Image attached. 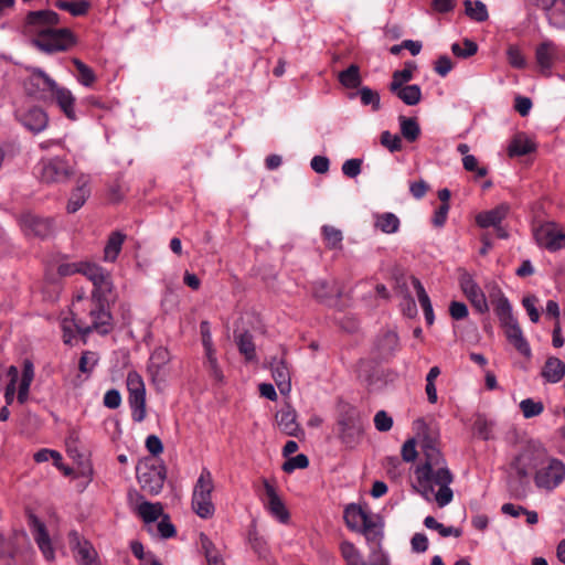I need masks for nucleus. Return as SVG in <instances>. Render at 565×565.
<instances>
[{"label":"nucleus","mask_w":565,"mask_h":565,"mask_svg":"<svg viewBox=\"0 0 565 565\" xmlns=\"http://www.w3.org/2000/svg\"><path fill=\"white\" fill-rule=\"evenodd\" d=\"M370 515L367 511L356 504H350L344 510L345 524L350 530L355 532L360 531Z\"/></svg>","instance_id":"29"},{"label":"nucleus","mask_w":565,"mask_h":565,"mask_svg":"<svg viewBox=\"0 0 565 565\" xmlns=\"http://www.w3.org/2000/svg\"><path fill=\"white\" fill-rule=\"evenodd\" d=\"M321 233L323 241L326 243L327 248L329 249H341L343 234L341 230L332 226V225H323L321 227Z\"/></svg>","instance_id":"42"},{"label":"nucleus","mask_w":565,"mask_h":565,"mask_svg":"<svg viewBox=\"0 0 565 565\" xmlns=\"http://www.w3.org/2000/svg\"><path fill=\"white\" fill-rule=\"evenodd\" d=\"M565 480V463L554 457L545 456L534 473V483L537 489L552 492Z\"/></svg>","instance_id":"7"},{"label":"nucleus","mask_w":565,"mask_h":565,"mask_svg":"<svg viewBox=\"0 0 565 565\" xmlns=\"http://www.w3.org/2000/svg\"><path fill=\"white\" fill-rule=\"evenodd\" d=\"M424 524L427 529L438 531V533L443 537L447 536H455L459 537L461 535V530L454 526H445L444 524L439 523L434 516H426L424 520Z\"/></svg>","instance_id":"48"},{"label":"nucleus","mask_w":565,"mask_h":565,"mask_svg":"<svg viewBox=\"0 0 565 565\" xmlns=\"http://www.w3.org/2000/svg\"><path fill=\"white\" fill-rule=\"evenodd\" d=\"M127 390L132 419L140 423L146 417V386L141 375L136 371L128 372Z\"/></svg>","instance_id":"9"},{"label":"nucleus","mask_w":565,"mask_h":565,"mask_svg":"<svg viewBox=\"0 0 565 565\" xmlns=\"http://www.w3.org/2000/svg\"><path fill=\"white\" fill-rule=\"evenodd\" d=\"M202 548L205 553L207 565H225L212 541L205 535H200Z\"/></svg>","instance_id":"50"},{"label":"nucleus","mask_w":565,"mask_h":565,"mask_svg":"<svg viewBox=\"0 0 565 565\" xmlns=\"http://www.w3.org/2000/svg\"><path fill=\"white\" fill-rule=\"evenodd\" d=\"M125 235L119 232H114L109 236L107 244L104 248V258L106 262H115L121 250Z\"/></svg>","instance_id":"40"},{"label":"nucleus","mask_w":565,"mask_h":565,"mask_svg":"<svg viewBox=\"0 0 565 565\" xmlns=\"http://www.w3.org/2000/svg\"><path fill=\"white\" fill-rule=\"evenodd\" d=\"M374 226L385 234H394L398 232L401 221L392 212L375 213L374 214Z\"/></svg>","instance_id":"33"},{"label":"nucleus","mask_w":565,"mask_h":565,"mask_svg":"<svg viewBox=\"0 0 565 565\" xmlns=\"http://www.w3.org/2000/svg\"><path fill=\"white\" fill-rule=\"evenodd\" d=\"M276 423L280 431L288 436L300 438L305 435L297 422V413L289 404L276 413Z\"/></svg>","instance_id":"21"},{"label":"nucleus","mask_w":565,"mask_h":565,"mask_svg":"<svg viewBox=\"0 0 565 565\" xmlns=\"http://www.w3.org/2000/svg\"><path fill=\"white\" fill-rule=\"evenodd\" d=\"M74 167L61 157L43 159L38 164L41 182L46 184L65 183L74 175Z\"/></svg>","instance_id":"8"},{"label":"nucleus","mask_w":565,"mask_h":565,"mask_svg":"<svg viewBox=\"0 0 565 565\" xmlns=\"http://www.w3.org/2000/svg\"><path fill=\"white\" fill-rule=\"evenodd\" d=\"M73 64L78 72V82L85 87L93 86L96 81L94 71L78 58H73Z\"/></svg>","instance_id":"51"},{"label":"nucleus","mask_w":565,"mask_h":565,"mask_svg":"<svg viewBox=\"0 0 565 565\" xmlns=\"http://www.w3.org/2000/svg\"><path fill=\"white\" fill-rule=\"evenodd\" d=\"M370 565H390V559L381 545H374L370 554Z\"/></svg>","instance_id":"64"},{"label":"nucleus","mask_w":565,"mask_h":565,"mask_svg":"<svg viewBox=\"0 0 565 565\" xmlns=\"http://www.w3.org/2000/svg\"><path fill=\"white\" fill-rule=\"evenodd\" d=\"M359 94L361 97V103L363 105H365V106L371 105L372 109L375 111L380 109V107H381L380 95L377 92L371 89L370 87L364 86L359 90Z\"/></svg>","instance_id":"55"},{"label":"nucleus","mask_w":565,"mask_h":565,"mask_svg":"<svg viewBox=\"0 0 565 565\" xmlns=\"http://www.w3.org/2000/svg\"><path fill=\"white\" fill-rule=\"evenodd\" d=\"M58 23V15L52 10L31 11L28 13L24 32L31 36L39 38L46 34Z\"/></svg>","instance_id":"14"},{"label":"nucleus","mask_w":565,"mask_h":565,"mask_svg":"<svg viewBox=\"0 0 565 565\" xmlns=\"http://www.w3.org/2000/svg\"><path fill=\"white\" fill-rule=\"evenodd\" d=\"M374 426L379 431H388L393 426V418L385 411H379L374 416Z\"/></svg>","instance_id":"61"},{"label":"nucleus","mask_w":565,"mask_h":565,"mask_svg":"<svg viewBox=\"0 0 565 565\" xmlns=\"http://www.w3.org/2000/svg\"><path fill=\"white\" fill-rule=\"evenodd\" d=\"M50 100H55L68 119L76 120L75 97L70 89L58 85Z\"/></svg>","instance_id":"27"},{"label":"nucleus","mask_w":565,"mask_h":565,"mask_svg":"<svg viewBox=\"0 0 565 565\" xmlns=\"http://www.w3.org/2000/svg\"><path fill=\"white\" fill-rule=\"evenodd\" d=\"M248 542L253 551L259 557H266L267 555V545L262 536L258 535L255 527H252L248 532Z\"/></svg>","instance_id":"54"},{"label":"nucleus","mask_w":565,"mask_h":565,"mask_svg":"<svg viewBox=\"0 0 565 565\" xmlns=\"http://www.w3.org/2000/svg\"><path fill=\"white\" fill-rule=\"evenodd\" d=\"M562 57V50L551 40H545L535 50V60L540 71L545 76L551 75V70Z\"/></svg>","instance_id":"19"},{"label":"nucleus","mask_w":565,"mask_h":565,"mask_svg":"<svg viewBox=\"0 0 565 565\" xmlns=\"http://www.w3.org/2000/svg\"><path fill=\"white\" fill-rule=\"evenodd\" d=\"M137 513L147 524L152 523L164 515L163 507L160 502L152 503L149 501L141 502L137 508Z\"/></svg>","instance_id":"37"},{"label":"nucleus","mask_w":565,"mask_h":565,"mask_svg":"<svg viewBox=\"0 0 565 565\" xmlns=\"http://www.w3.org/2000/svg\"><path fill=\"white\" fill-rule=\"evenodd\" d=\"M340 83L347 88H356L361 84L360 68L352 64L339 74Z\"/></svg>","instance_id":"46"},{"label":"nucleus","mask_w":565,"mask_h":565,"mask_svg":"<svg viewBox=\"0 0 565 565\" xmlns=\"http://www.w3.org/2000/svg\"><path fill=\"white\" fill-rule=\"evenodd\" d=\"M478 51V45L476 42L465 39L462 44L454 43L451 45V52L454 55L460 58H467L475 55Z\"/></svg>","instance_id":"52"},{"label":"nucleus","mask_w":565,"mask_h":565,"mask_svg":"<svg viewBox=\"0 0 565 565\" xmlns=\"http://www.w3.org/2000/svg\"><path fill=\"white\" fill-rule=\"evenodd\" d=\"M84 276L94 286L88 305L89 320L77 319L75 326L83 335L93 331L107 334L113 328L111 315L105 306L114 288L111 275L103 267L90 263L89 266L84 267Z\"/></svg>","instance_id":"2"},{"label":"nucleus","mask_w":565,"mask_h":565,"mask_svg":"<svg viewBox=\"0 0 565 565\" xmlns=\"http://www.w3.org/2000/svg\"><path fill=\"white\" fill-rule=\"evenodd\" d=\"M335 292V288L324 280L316 281L312 286L313 297L322 303H330Z\"/></svg>","instance_id":"45"},{"label":"nucleus","mask_w":565,"mask_h":565,"mask_svg":"<svg viewBox=\"0 0 565 565\" xmlns=\"http://www.w3.org/2000/svg\"><path fill=\"white\" fill-rule=\"evenodd\" d=\"M401 292L404 294L403 300L401 302V309L403 313L408 318L415 317L417 315V306L414 298L408 294L407 290L404 292V290L401 289Z\"/></svg>","instance_id":"60"},{"label":"nucleus","mask_w":565,"mask_h":565,"mask_svg":"<svg viewBox=\"0 0 565 565\" xmlns=\"http://www.w3.org/2000/svg\"><path fill=\"white\" fill-rule=\"evenodd\" d=\"M34 379V366L30 360H24L21 380L18 388L17 399L20 404L26 403L29 398V391L31 383Z\"/></svg>","instance_id":"30"},{"label":"nucleus","mask_w":565,"mask_h":565,"mask_svg":"<svg viewBox=\"0 0 565 565\" xmlns=\"http://www.w3.org/2000/svg\"><path fill=\"white\" fill-rule=\"evenodd\" d=\"M534 150V145L524 135H516L509 145L510 157L525 156Z\"/></svg>","instance_id":"39"},{"label":"nucleus","mask_w":565,"mask_h":565,"mask_svg":"<svg viewBox=\"0 0 565 565\" xmlns=\"http://www.w3.org/2000/svg\"><path fill=\"white\" fill-rule=\"evenodd\" d=\"M309 466V459L306 455L299 454L292 458H289L284 465L282 470L287 473L295 471L296 469H305Z\"/></svg>","instance_id":"57"},{"label":"nucleus","mask_w":565,"mask_h":565,"mask_svg":"<svg viewBox=\"0 0 565 565\" xmlns=\"http://www.w3.org/2000/svg\"><path fill=\"white\" fill-rule=\"evenodd\" d=\"M206 355V367L209 370L210 375L216 380L222 381L223 380V373L218 366L217 359L215 356V351L205 353Z\"/></svg>","instance_id":"62"},{"label":"nucleus","mask_w":565,"mask_h":565,"mask_svg":"<svg viewBox=\"0 0 565 565\" xmlns=\"http://www.w3.org/2000/svg\"><path fill=\"white\" fill-rule=\"evenodd\" d=\"M264 488L267 495L266 507L268 511L279 522L287 523L289 520V512L287 511L281 499L276 493L275 488L267 481H265Z\"/></svg>","instance_id":"24"},{"label":"nucleus","mask_w":565,"mask_h":565,"mask_svg":"<svg viewBox=\"0 0 565 565\" xmlns=\"http://www.w3.org/2000/svg\"><path fill=\"white\" fill-rule=\"evenodd\" d=\"M449 315L454 320L466 319L469 315L468 307L461 301H451L449 303Z\"/></svg>","instance_id":"63"},{"label":"nucleus","mask_w":565,"mask_h":565,"mask_svg":"<svg viewBox=\"0 0 565 565\" xmlns=\"http://www.w3.org/2000/svg\"><path fill=\"white\" fill-rule=\"evenodd\" d=\"M411 282L416 291L418 301L423 308L425 320L428 326H431L435 321L433 306L423 284L416 277H411Z\"/></svg>","instance_id":"32"},{"label":"nucleus","mask_w":565,"mask_h":565,"mask_svg":"<svg viewBox=\"0 0 565 565\" xmlns=\"http://www.w3.org/2000/svg\"><path fill=\"white\" fill-rule=\"evenodd\" d=\"M417 66L414 62H406L403 70H397L392 75V82L390 83V90H395L399 85L407 84L414 77V72Z\"/></svg>","instance_id":"38"},{"label":"nucleus","mask_w":565,"mask_h":565,"mask_svg":"<svg viewBox=\"0 0 565 565\" xmlns=\"http://www.w3.org/2000/svg\"><path fill=\"white\" fill-rule=\"evenodd\" d=\"M398 122L401 135L406 141L415 142L419 138L422 129L416 118L401 115Z\"/></svg>","instance_id":"35"},{"label":"nucleus","mask_w":565,"mask_h":565,"mask_svg":"<svg viewBox=\"0 0 565 565\" xmlns=\"http://www.w3.org/2000/svg\"><path fill=\"white\" fill-rule=\"evenodd\" d=\"M340 552L347 565H366L360 551L353 543L344 541L340 545Z\"/></svg>","instance_id":"43"},{"label":"nucleus","mask_w":565,"mask_h":565,"mask_svg":"<svg viewBox=\"0 0 565 565\" xmlns=\"http://www.w3.org/2000/svg\"><path fill=\"white\" fill-rule=\"evenodd\" d=\"M546 452L544 449L535 446H526L512 460L511 468L514 470L518 481L511 480L509 488L516 499L525 498L529 489V475L532 470H537L544 460Z\"/></svg>","instance_id":"4"},{"label":"nucleus","mask_w":565,"mask_h":565,"mask_svg":"<svg viewBox=\"0 0 565 565\" xmlns=\"http://www.w3.org/2000/svg\"><path fill=\"white\" fill-rule=\"evenodd\" d=\"M29 525L31 527L34 541L36 542L40 551L46 561H53L55 558V552L46 531L45 524L34 514H29Z\"/></svg>","instance_id":"20"},{"label":"nucleus","mask_w":565,"mask_h":565,"mask_svg":"<svg viewBox=\"0 0 565 565\" xmlns=\"http://www.w3.org/2000/svg\"><path fill=\"white\" fill-rule=\"evenodd\" d=\"M375 345L381 356L390 358L398 349V335L393 330H386L379 337Z\"/></svg>","instance_id":"31"},{"label":"nucleus","mask_w":565,"mask_h":565,"mask_svg":"<svg viewBox=\"0 0 565 565\" xmlns=\"http://www.w3.org/2000/svg\"><path fill=\"white\" fill-rule=\"evenodd\" d=\"M550 23L558 29H565V2L555 1L550 10H545Z\"/></svg>","instance_id":"49"},{"label":"nucleus","mask_w":565,"mask_h":565,"mask_svg":"<svg viewBox=\"0 0 565 565\" xmlns=\"http://www.w3.org/2000/svg\"><path fill=\"white\" fill-rule=\"evenodd\" d=\"M463 6H465L466 14L471 20H475L477 22H483V21L488 20V18H489L488 9H487V6L482 1L465 0Z\"/></svg>","instance_id":"41"},{"label":"nucleus","mask_w":565,"mask_h":565,"mask_svg":"<svg viewBox=\"0 0 565 565\" xmlns=\"http://www.w3.org/2000/svg\"><path fill=\"white\" fill-rule=\"evenodd\" d=\"M20 121L28 130L39 134L46 128L49 117L42 108L32 107L21 114Z\"/></svg>","instance_id":"23"},{"label":"nucleus","mask_w":565,"mask_h":565,"mask_svg":"<svg viewBox=\"0 0 565 565\" xmlns=\"http://www.w3.org/2000/svg\"><path fill=\"white\" fill-rule=\"evenodd\" d=\"M407 106H415L422 100V89L418 85H399L395 90H390Z\"/></svg>","instance_id":"34"},{"label":"nucleus","mask_w":565,"mask_h":565,"mask_svg":"<svg viewBox=\"0 0 565 565\" xmlns=\"http://www.w3.org/2000/svg\"><path fill=\"white\" fill-rule=\"evenodd\" d=\"M520 409L525 418H532L541 415L544 411L542 402L532 398H525L520 403Z\"/></svg>","instance_id":"53"},{"label":"nucleus","mask_w":565,"mask_h":565,"mask_svg":"<svg viewBox=\"0 0 565 565\" xmlns=\"http://www.w3.org/2000/svg\"><path fill=\"white\" fill-rule=\"evenodd\" d=\"M55 7L70 12L74 17L84 15L87 13L89 9V2L86 0H75V1H67V0H57L55 2Z\"/></svg>","instance_id":"44"},{"label":"nucleus","mask_w":565,"mask_h":565,"mask_svg":"<svg viewBox=\"0 0 565 565\" xmlns=\"http://www.w3.org/2000/svg\"><path fill=\"white\" fill-rule=\"evenodd\" d=\"M424 461L415 470L417 491L428 501L434 499L438 507L444 508L454 498L449 488L452 482V473L446 467L445 459L431 439L424 440Z\"/></svg>","instance_id":"1"},{"label":"nucleus","mask_w":565,"mask_h":565,"mask_svg":"<svg viewBox=\"0 0 565 565\" xmlns=\"http://www.w3.org/2000/svg\"><path fill=\"white\" fill-rule=\"evenodd\" d=\"M510 211V206L507 203H502L490 211H484L476 216V223L482 227H497L507 217Z\"/></svg>","instance_id":"25"},{"label":"nucleus","mask_w":565,"mask_h":565,"mask_svg":"<svg viewBox=\"0 0 565 565\" xmlns=\"http://www.w3.org/2000/svg\"><path fill=\"white\" fill-rule=\"evenodd\" d=\"M167 472L162 463H143L137 467V478L142 488L151 495H157L161 492Z\"/></svg>","instance_id":"10"},{"label":"nucleus","mask_w":565,"mask_h":565,"mask_svg":"<svg viewBox=\"0 0 565 565\" xmlns=\"http://www.w3.org/2000/svg\"><path fill=\"white\" fill-rule=\"evenodd\" d=\"M58 84L40 68H33L25 81L28 94L42 102L50 100Z\"/></svg>","instance_id":"12"},{"label":"nucleus","mask_w":565,"mask_h":565,"mask_svg":"<svg viewBox=\"0 0 565 565\" xmlns=\"http://www.w3.org/2000/svg\"><path fill=\"white\" fill-rule=\"evenodd\" d=\"M381 145L391 152L402 150V139L398 135H393L388 130L381 134Z\"/></svg>","instance_id":"56"},{"label":"nucleus","mask_w":565,"mask_h":565,"mask_svg":"<svg viewBox=\"0 0 565 565\" xmlns=\"http://www.w3.org/2000/svg\"><path fill=\"white\" fill-rule=\"evenodd\" d=\"M90 263L81 262V263H63L58 265L57 273L61 276H71L76 273H81L84 275V267L89 266Z\"/></svg>","instance_id":"59"},{"label":"nucleus","mask_w":565,"mask_h":565,"mask_svg":"<svg viewBox=\"0 0 565 565\" xmlns=\"http://www.w3.org/2000/svg\"><path fill=\"white\" fill-rule=\"evenodd\" d=\"M533 236L539 246L550 252H556L565 246V233L552 222L535 227Z\"/></svg>","instance_id":"16"},{"label":"nucleus","mask_w":565,"mask_h":565,"mask_svg":"<svg viewBox=\"0 0 565 565\" xmlns=\"http://www.w3.org/2000/svg\"><path fill=\"white\" fill-rule=\"evenodd\" d=\"M458 282L460 290L465 295V297L469 300L472 307L480 313H486L489 311V305L487 301V297L476 281L475 277L467 271L466 269H459Z\"/></svg>","instance_id":"11"},{"label":"nucleus","mask_w":565,"mask_h":565,"mask_svg":"<svg viewBox=\"0 0 565 565\" xmlns=\"http://www.w3.org/2000/svg\"><path fill=\"white\" fill-rule=\"evenodd\" d=\"M365 423V418L355 407H343L337 420L341 443L349 448L355 447L362 439Z\"/></svg>","instance_id":"5"},{"label":"nucleus","mask_w":565,"mask_h":565,"mask_svg":"<svg viewBox=\"0 0 565 565\" xmlns=\"http://www.w3.org/2000/svg\"><path fill=\"white\" fill-rule=\"evenodd\" d=\"M494 305V312L504 329V334L515 350L525 358L531 356V348L523 331L513 315L512 306L500 288L495 287L490 294Z\"/></svg>","instance_id":"3"},{"label":"nucleus","mask_w":565,"mask_h":565,"mask_svg":"<svg viewBox=\"0 0 565 565\" xmlns=\"http://www.w3.org/2000/svg\"><path fill=\"white\" fill-rule=\"evenodd\" d=\"M76 188L72 191L66 210L68 213L77 212L90 195L89 177L81 174L76 180Z\"/></svg>","instance_id":"22"},{"label":"nucleus","mask_w":565,"mask_h":565,"mask_svg":"<svg viewBox=\"0 0 565 565\" xmlns=\"http://www.w3.org/2000/svg\"><path fill=\"white\" fill-rule=\"evenodd\" d=\"M273 379L281 395H288L291 391L289 369L284 360L274 359L271 362Z\"/></svg>","instance_id":"26"},{"label":"nucleus","mask_w":565,"mask_h":565,"mask_svg":"<svg viewBox=\"0 0 565 565\" xmlns=\"http://www.w3.org/2000/svg\"><path fill=\"white\" fill-rule=\"evenodd\" d=\"M171 361L170 352L164 347H158L156 348L152 353L150 354L147 371L151 379V381L159 385L163 382H166L170 367L169 363Z\"/></svg>","instance_id":"17"},{"label":"nucleus","mask_w":565,"mask_h":565,"mask_svg":"<svg viewBox=\"0 0 565 565\" xmlns=\"http://www.w3.org/2000/svg\"><path fill=\"white\" fill-rule=\"evenodd\" d=\"M32 42L41 51L45 53H53L66 51L74 43V38L68 29L53 28L46 34L34 38Z\"/></svg>","instance_id":"13"},{"label":"nucleus","mask_w":565,"mask_h":565,"mask_svg":"<svg viewBox=\"0 0 565 565\" xmlns=\"http://www.w3.org/2000/svg\"><path fill=\"white\" fill-rule=\"evenodd\" d=\"M509 64L514 68H524L526 65L525 57L521 50L515 45H510L507 51Z\"/></svg>","instance_id":"58"},{"label":"nucleus","mask_w":565,"mask_h":565,"mask_svg":"<svg viewBox=\"0 0 565 565\" xmlns=\"http://www.w3.org/2000/svg\"><path fill=\"white\" fill-rule=\"evenodd\" d=\"M19 225L29 237L44 239L52 235L54 231L53 220L36 215L32 212H23L19 216Z\"/></svg>","instance_id":"15"},{"label":"nucleus","mask_w":565,"mask_h":565,"mask_svg":"<svg viewBox=\"0 0 565 565\" xmlns=\"http://www.w3.org/2000/svg\"><path fill=\"white\" fill-rule=\"evenodd\" d=\"M214 482L211 472L203 468L192 492V510L202 519H210L214 515L215 507L212 502Z\"/></svg>","instance_id":"6"},{"label":"nucleus","mask_w":565,"mask_h":565,"mask_svg":"<svg viewBox=\"0 0 565 565\" xmlns=\"http://www.w3.org/2000/svg\"><path fill=\"white\" fill-rule=\"evenodd\" d=\"M359 532L365 536L367 543L381 545L383 539V523L377 515L371 514Z\"/></svg>","instance_id":"28"},{"label":"nucleus","mask_w":565,"mask_h":565,"mask_svg":"<svg viewBox=\"0 0 565 565\" xmlns=\"http://www.w3.org/2000/svg\"><path fill=\"white\" fill-rule=\"evenodd\" d=\"M236 344L239 352L245 356L247 361H253L256 358L255 344L253 335L248 332L241 333L236 338Z\"/></svg>","instance_id":"47"},{"label":"nucleus","mask_w":565,"mask_h":565,"mask_svg":"<svg viewBox=\"0 0 565 565\" xmlns=\"http://www.w3.org/2000/svg\"><path fill=\"white\" fill-rule=\"evenodd\" d=\"M565 374V364L557 358H550L544 364L542 376L551 383L559 382Z\"/></svg>","instance_id":"36"},{"label":"nucleus","mask_w":565,"mask_h":565,"mask_svg":"<svg viewBox=\"0 0 565 565\" xmlns=\"http://www.w3.org/2000/svg\"><path fill=\"white\" fill-rule=\"evenodd\" d=\"M68 544L76 561L81 565H99L97 562V552L90 542L79 535L78 532L72 531L68 534Z\"/></svg>","instance_id":"18"}]
</instances>
